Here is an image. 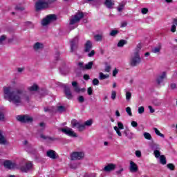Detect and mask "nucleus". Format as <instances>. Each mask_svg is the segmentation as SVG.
<instances>
[{"mask_svg": "<svg viewBox=\"0 0 177 177\" xmlns=\"http://www.w3.org/2000/svg\"><path fill=\"white\" fill-rule=\"evenodd\" d=\"M57 111H59V113H63L64 111H66V108L63 106H59L57 107Z\"/></svg>", "mask_w": 177, "mask_h": 177, "instance_id": "37998d69", "label": "nucleus"}, {"mask_svg": "<svg viewBox=\"0 0 177 177\" xmlns=\"http://www.w3.org/2000/svg\"><path fill=\"white\" fill-rule=\"evenodd\" d=\"M136 157H138V158H140V157H142V151L138 150L136 151Z\"/></svg>", "mask_w": 177, "mask_h": 177, "instance_id": "603ef678", "label": "nucleus"}, {"mask_svg": "<svg viewBox=\"0 0 177 177\" xmlns=\"http://www.w3.org/2000/svg\"><path fill=\"white\" fill-rule=\"evenodd\" d=\"M168 169H170V171H174L175 170V165L172 163H169L167 165Z\"/></svg>", "mask_w": 177, "mask_h": 177, "instance_id": "e433bc0d", "label": "nucleus"}, {"mask_svg": "<svg viewBox=\"0 0 177 177\" xmlns=\"http://www.w3.org/2000/svg\"><path fill=\"white\" fill-rule=\"evenodd\" d=\"M36 10H41L45 9V8H49V6L45 0H40L36 3Z\"/></svg>", "mask_w": 177, "mask_h": 177, "instance_id": "1a4fd4ad", "label": "nucleus"}, {"mask_svg": "<svg viewBox=\"0 0 177 177\" xmlns=\"http://www.w3.org/2000/svg\"><path fill=\"white\" fill-rule=\"evenodd\" d=\"M151 149L153 151V155L156 158H160V162L162 165H165L167 164V158L165 156L161 155V147L158 144H153L151 145Z\"/></svg>", "mask_w": 177, "mask_h": 177, "instance_id": "f03ea898", "label": "nucleus"}, {"mask_svg": "<svg viewBox=\"0 0 177 177\" xmlns=\"http://www.w3.org/2000/svg\"><path fill=\"white\" fill-rule=\"evenodd\" d=\"M114 169H115V165L110 163L104 167L103 171L105 172H111V171H114Z\"/></svg>", "mask_w": 177, "mask_h": 177, "instance_id": "aec40b11", "label": "nucleus"}, {"mask_svg": "<svg viewBox=\"0 0 177 177\" xmlns=\"http://www.w3.org/2000/svg\"><path fill=\"white\" fill-rule=\"evenodd\" d=\"M25 150L26 151H27V153H29L30 154H34L37 151L35 147H34V146H32V145H28L27 147H26Z\"/></svg>", "mask_w": 177, "mask_h": 177, "instance_id": "412c9836", "label": "nucleus"}, {"mask_svg": "<svg viewBox=\"0 0 177 177\" xmlns=\"http://www.w3.org/2000/svg\"><path fill=\"white\" fill-rule=\"evenodd\" d=\"M32 169V162H28L24 166L21 167V171L22 172H28V171H31Z\"/></svg>", "mask_w": 177, "mask_h": 177, "instance_id": "4468645a", "label": "nucleus"}, {"mask_svg": "<svg viewBox=\"0 0 177 177\" xmlns=\"http://www.w3.org/2000/svg\"><path fill=\"white\" fill-rule=\"evenodd\" d=\"M109 75L108 74H106L104 75L103 73H100V76H99V79L101 80H107V78H109Z\"/></svg>", "mask_w": 177, "mask_h": 177, "instance_id": "7c9ffc66", "label": "nucleus"}, {"mask_svg": "<svg viewBox=\"0 0 177 177\" xmlns=\"http://www.w3.org/2000/svg\"><path fill=\"white\" fill-rule=\"evenodd\" d=\"M104 5L108 8V9H112L113 6H114V1L105 0Z\"/></svg>", "mask_w": 177, "mask_h": 177, "instance_id": "b1692460", "label": "nucleus"}, {"mask_svg": "<svg viewBox=\"0 0 177 177\" xmlns=\"http://www.w3.org/2000/svg\"><path fill=\"white\" fill-rule=\"evenodd\" d=\"M87 92H88V95H89V96H91V95H92L93 90H92V87H88L87 89Z\"/></svg>", "mask_w": 177, "mask_h": 177, "instance_id": "5fc2aeb1", "label": "nucleus"}, {"mask_svg": "<svg viewBox=\"0 0 177 177\" xmlns=\"http://www.w3.org/2000/svg\"><path fill=\"white\" fill-rule=\"evenodd\" d=\"M18 73H23L24 71V68H17Z\"/></svg>", "mask_w": 177, "mask_h": 177, "instance_id": "774afa93", "label": "nucleus"}, {"mask_svg": "<svg viewBox=\"0 0 177 177\" xmlns=\"http://www.w3.org/2000/svg\"><path fill=\"white\" fill-rule=\"evenodd\" d=\"M117 97V93L115 91L111 92V100H115V97Z\"/></svg>", "mask_w": 177, "mask_h": 177, "instance_id": "49530a36", "label": "nucleus"}, {"mask_svg": "<svg viewBox=\"0 0 177 177\" xmlns=\"http://www.w3.org/2000/svg\"><path fill=\"white\" fill-rule=\"evenodd\" d=\"M170 87L171 88V89H176V84L175 83L171 84Z\"/></svg>", "mask_w": 177, "mask_h": 177, "instance_id": "680f3d73", "label": "nucleus"}, {"mask_svg": "<svg viewBox=\"0 0 177 177\" xmlns=\"http://www.w3.org/2000/svg\"><path fill=\"white\" fill-rule=\"evenodd\" d=\"M94 39L95 41H97V42L102 41V39H103V35H95L94 36Z\"/></svg>", "mask_w": 177, "mask_h": 177, "instance_id": "473e14b6", "label": "nucleus"}, {"mask_svg": "<svg viewBox=\"0 0 177 177\" xmlns=\"http://www.w3.org/2000/svg\"><path fill=\"white\" fill-rule=\"evenodd\" d=\"M126 113H127L128 115L132 117V111L131 109V107L128 106L126 108Z\"/></svg>", "mask_w": 177, "mask_h": 177, "instance_id": "79ce46f5", "label": "nucleus"}, {"mask_svg": "<svg viewBox=\"0 0 177 177\" xmlns=\"http://www.w3.org/2000/svg\"><path fill=\"white\" fill-rule=\"evenodd\" d=\"M90 77L89 75H84V80H85L86 81H88V80H89Z\"/></svg>", "mask_w": 177, "mask_h": 177, "instance_id": "338daca9", "label": "nucleus"}, {"mask_svg": "<svg viewBox=\"0 0 177 177\" xmlns=\"http://www.w3.org/2000/svg\"><path fill=\"white\" fill-rule=\"evenodd\" d=\"M153 131L156 135H157L158 136H160V138H165L164 134L161 133V132H160V130H158V129L154 127Z\"/></svg>", "mask_w": 177, "mask_h": 177, "instance_id": "c85d7f7f", "label": "nucleus"}, {"mask_svg": "<svg viewBox=\"0 0 177 177\" xmlns=\"http://www.w3.org/2000/svg\"><path fill=\"white\" fill-rule=\"evenodd\" d=\"M28 91L30 92H35V91H38V86L37 84H33L32 86L28 87Z\"/></svg>", "mask_w": 177, "mask_h": 177, "instance_id": "c756f323", "label": "nucleus"}, {"mask_svg": "<svg viewBox=\"0 0 177 177\" xmlns=\"http://www.w3.org/2000/svg\"><path fill=\"white\" fill-rule=\"evenodd\" d=\"M40 138H41V139H43V140H47V142H50V141L53 140V138H52L50 137L46 136L44 134H41Z\"/></svg>", "mask_w": 177, "mask_h": 177, "instance_id": "cd10ccee", "label": "nucleus"}, {"mask_svg": "<svg viewBox=\"0 0 177 177\" xmlns=\"http://www.w3.org/2000/svg\"><path fill=\"white\" fill-rule=\"evenodd\" d=\"M92 120H87V121H86L85 122V123H84V128H85V126H86V127H91V125H92Z\"/></svg>", "mask_w": 177, "mask_h": 177, "instance_id": "a18cd8bd", "label": "nucleus"}, {"mask_svg": "<svg viewBox=\"0 0 177 177\" xmlns=\"http://www.w3.org/2000/svg\"><path fill=\"white\" fill-rule=\"evenodd\" d=\"M144 138L147 140H151V134L149 133L145 132L144 133Z\"/></svg>", "mask_w": 177, "mask_h": 177, "instance_id": "c9c22d12", "label": "nucleus"}, {"mask_svg": "<svg viewBox=\"0 0 177 177\" xmlns=\"http://www.w3.org/2000/svg\"><path fill=\"white\" fill-rule=\"evenodd\" d=\"M3 98L10 103L19 106L23 103V91H13L11 86L3 87Z\"/></svg>", "mask_w": 177, "mask_h": 177, "instance_id": "f257e3e1", "label": "nucleus"}, {"mask_svg": "<svg viewBox=\"0 0 177 177\" xmlns=\"http://www.w3.org/2000/svg\"><path fill=\"white\" fill-rule=\"evenodd\" d=\"M84 17V13L82 12H78L76 13L74 16L71 17L70 19L69 24L70 26H73V24H77L81 19Z\"/></svg>", "mask_w": 177, "mask_h": 177, "instance_id": "39448f33", "label": "nucleus"}, {"mask_svg": "<svg viewBox=\"0 0 177 177\" xmlns=\"http://www.w3.org/2000/svg\"><path fill=\"white\" fill-rule=\"evenodd\" d=\"M113 129H114V131H115L118 136H120V137L122 136V133H121L120 130L124 129V124H122V122H118V127L115 126L113 127Z\"/></svg>", "mask_w": 177, "mask_h": 177, "instance_id": "9b49d317", "label": "nucleus"}, {"mask_svg": "<svg viewBox=\"0 0 177 177\" xmlns=\"http://www.w3.org/2000/svg\"><path fill=\"white\" fill-rule=\"evenodd\" d=\"M17 120L20 122H32V121L34 120V119H32V117L28 115H19L17 116Z\"/></svg>", "mask_w": 177, "mask_h": 177, "instance_id": "423d86ee", "label": "nucleus"}, {"mask_svg": "<svg viewBox=\"0 0 177 177\" xmlns=\"http://www.w3.org/2000/svg\"><path fill=\"white\" fill-rule=\"evenodd\" d=\"M142 49V44H138L137 45V46L136 47V48L134 49V52L133 53V55H140L139 54V53L140 52V50Z\"/></svg>", "mask_w": 177, "mask_h": 177, "instance_id": "a878e982", "label": "nucleus"}, {"mask_svg": "<svg viewBox=\"0 0 177 177\" xmlns=\"http://www.w3.org/2000/svg\"><path fill=\"white\" fill-rule=\"evenodd\" d=\"M153 103L154 106H158L161 104V100H155Z\"/></svg>", "mask_w": 177, "mask_h": 177, "instance_id": "8fccbe9b", "label": "nucleus"}, {"mask_svg": "<svg viewBox=\"0 0 177 177\" xmlns=\"http://www.w3.org/2000/svg\"><path fill=\"white\" fill-rule=\"evenodd\" d=\"M124 136L127 138L128 139L132 140L133 139V137L135 136V134L131 132L129 129H125L124 131Z\"/></svg>", "mask_w": 177, "mask_h": 177, "instance_id": "4be33fe9", "label": "nucleus"}, {"mask_svg": "<svg viewBox=\"0 0 177 177\" xmlns=\"http://www.w3.org/2000/svg\"><path fill=\"white\" fill-rule=\"evenodd\" d=\"M72 128H77L80 132L85 130V125L84 124H80L77 120H73L71 121Z\"/></svg>", "mask_w": 177, "mask_h": 177, "instance_id": "6e6552de", "label": "nucleus"}, {"mask_svg": "<svg viewBox=\"0 0 177 177\" xmlns=\"http://www.w3.org/2000/svg\"><path fill=\"white\" fill-rule=\"evenodd\" d=\"M88 57H93L95 56V50H91L88 54Z\"/></svg>", "mask_w": 177, "mask_h": 177, "instance_id": "13d9d810", "label": "nucleus"}, {"mask_svg": "<svg viewBox=\"0 0 177 177\" xmlns=\"http://www.w3.org/2000/svg\"><path fill=\"white\" fill-rule=\"evenodd\" d=\"M143 113H145V107L143 106L138 107V113L143 114Z\"/></svg>", "mask_w": 177, "mask_h": 177, "instance_id": "de8ad7c7", "label": "nucleus"}, {"mask_svg": "<svg viewBox=\"0 0 177 177\" xmlns=\"http://www.w3.org/2000/svg\"><path fill=\"white\" fill-rule=\"evenodd\" d=\"M131 125L133 128H136L138 127V122L136 121H131Z\"/></svg>", "mask_w": 177, "mask_h": 177, "instance_id": "864d4df0", "label": "nucleus"}, {"mask_svg": "<svg viewBox=\"0 0 177 177\" xmlns=\"http://www.w3.org/2000/svg\"><path fill=\"white\" fill-rule=\"evenodd\" d=\"M45 48V45H44L43 43L41 42H36L33 45V49L35 52H41Z\"/></svg>", "mask_w": 177, "mask_h": 177, "instance_id": "ddd939ff", "label": "nucleus"}, {"mask_svg": "<svg viewBox=\"0 0 177 177\" xmlns=\"http://www.w3.org/2000/svg\"><path fill=\"white\" fill-rule=\"evenodd\" d=\"M124 45H127V40L122 39L120 40L119 42L118 43V48H122Z\"/></svg>", "mask_w": 177, "mask_h": 177, "instance_id": "72a5a7b5", "label": "nucleus"}, {"mask_svg": "<svg viewBox=\"0 0 177 177\" xmlns=\"http://www.w3.org/2000/svg\"><path fill=\"white\" fill-rule=\"evenodd\" d=\"M170 31L171 32H176V26L174 24L171 25V27L170 28Z\"/></svg>", "mask_w": 177, "mask_h": 177, "instance_id": "3c124183", "label": "nucleus"}, {"mask_svg": "<svg viewBox=\"0 0 177 177\" xmlns=\"http://www.w3.org/2000/svg\"><path fill=\"white\" fill-rule=\"evenodd\" d=\"M85 154L83 152H73L71 156V159L72 160H82Z\"/></svg>", "mask_w": 177, "mask_h": 177, "instance_id": "9d476101", "label": "nucleus"}, {"mask_svg": "<svg viewBox=\"0 0 177 177\" xmlns=\"http://www.w3.org/2000/svg\"><path fill=\"white\" fill-rule=\"evenodd\" d=\"M173 24L177 26V17L173 19Z\"/></svg>", "mask_w": 177, "mask_h": 177, "instance_id": "69168bd1", "label": "nucleus"}, {"mask_svg": "<svg viewBox=\"0 0 177 177\" xmlns=\"http://www.w3.org/2000/svg\"><path fill=\"white\" fill-rule=\"evenodd\" d=\"M142 62V58L140 57V55H134L132 54L129 59V64L131 67H136V66H139Z\"/></svg>", "mask_w": 177, "mask_h": 177, "instance_id": "7ed1b4c3", "label": "nucleus"}, {"mask_svg": "<svg viewBox=\"0 0 177 177\" xmlns=\"http://www.w3.org/2000/svg\"><path fill=\"white\" fill-rule=\"evenodd\" d=\"M78 45V37H75L71 41V52H74L77 49Z\"/></svg>", "mask_w": 177, "mask_h": 177, "instance_id": "dca6fc26", "label": "nucleus"}, {"mask_svg": "<svg viewBox=\"0 0 177 177\" xmlns=\"http://www.w3.org/2000/svg\"><path fill=\"white\" fill-rule=\"evenodd\" d=\"M129 169V171L131 172V174H135L138 172L139 168L138 167V165L135 163V162L131 160Z\"/></svg>", "mask_w": 177, "mask_h": 177, "instance_id": "f8f14e48", "label": "nucleus"}, {"mask_svg": "<svg viewBox=\"0 0 177 177\" xmlns=\"http://www.w3.org/2000/svg\"><path fill=\"white\" fill-rule=\"evenodd\" d=\"M64 93H65V96L67 99H71L73 97V94L71 93V91L70 90V87L65 86Z\"/></svg>", "mask_w": 177, "mask_h": 177, "instance_id": "5701e85b", "label": "nucleus"}, {"mask_svg": "<svg viewBox=\"0 0 177 177\" xmlns=\"http://www.w3.org/2000/svg\"><path fill=\"white\" fill-rule=\"evenodd\" d=\"M148 109L149 110V112L153 113H155L156 110L153 108V106H148Z\"/></svg>", "mask_w": 177, "mask_h": 177, "instance_id": "6e6d98bb", "label": "nucleus"}, {"mask_svg": "<svg viewBox=\"0 0 177 177\" xmlns=\"http://www.w3.org/2000/svg\"><path fill=\"white\" fill-rule=\"evenodd\" d=\"M74 89H75V92H80L81 91V89H80V87H78V86L74 87Z\"/></svg>", "mask_w": 177, "mask_h": 177, "instance_id": "0e129e2a", "label": "nucleus"}, {"mask_svg": "<svg viewBox=\"0 0 177 177\" xmlns=\"http://www.w3.org/2000/svg\"><path fill=\"white\" fill-rule=\"evenodd\" d=\"M4 167L5 168H8V169H13V168L16 167V164L10 160H6L4 162Z\"/></svg>", "mask_w": 177, "mask_h": 177, "instance_id": "6ab92c4d", "label": "nucleus"}, {"mask_svg": "<svg viewBox=\"0 0 177 177\" xmlns=\"http://www.w3.org/2000/svg\"><path fill=\"white\" fill-rule=\"evenodd\" d=\"M141 12L143 15H146L149 12V10L147 8H142Z\"/></svg>", "mask_w": 177, "mask_h": 177, "instance_id": "052dcab7", "label": "nucleus"}, {"mask_svg": "<svg viewBox=\"0 0 177 177\" xmlns=\"http://www.w3.org/2000/svg\"><path fill=\"white\" fill-rule=\"evenodd\" d=\"M91 49H92V41L88 40L85 44V52H91Z\"/></svg>", "mask_w": 177, "mask_h": 177, "instance_id": "393cba45", "label": "nucleus"}, {"mask_svg": "<svg viewBox=\"0 0 177 177\" xmlns=\"http://www.w3.org/2000/svg\"><path fill=\"white\" fill-rule=\"evenodd\" d=\"M6 35H2L1 36H0V44H3V42H5V41L6 40Z\"/></svg>", "mask_w": 177, "mask_h": 177, "instance_id": "4c0bfd02", "label": "nucleus"}, {"mask_svg": "<svg viewBox=\"0 0 177 177\" xmlns=\"http://www.w3.org/2000/svg\"><path fill=\"white\" fill-rule=\"evenodd\" d=\"M0 145H6V138L2 135V131H0Z\"/></svg>", "mask_w": 177, "mask_h": 177, "instance_id": "bb28decb", "label": "nucleus"}, {"mask_svg": "<svg viewBox=\"0 0 177 177\" xmlns=\"http://www.w3.org/2000/svg\"><path fill=\"white\" fill-rule=\"evenodd\" d=\"M93 85H99V80L97 78L93 80Z\"/></svg>", "mask_w": 177, "mask_h": 177, "instance_id": "4d7b16f0", "label": "nucleus"}, {"mask_svg": "<svg viewBox=\"0 0 177 177\" xmlns=\"http://www.w3.org/2000/svg\"><path fill=\"white\" fill-rule=\"evenodd\" d=\"M161 49H162V45L161 44H158L156 46L152 48L151 52L156 55H160Z\"/></svg>", "mask_w": 177, "mask_h": 177, "instance_id": "f3484780", "label": "nucleus"}, {"mask_svg": "<svg viewBox=\"0 0 177 177\" xmlns=\"http://www.w3.org/2000/svg\"><path fill=\"white\" fill-rule=\"evenodd\" d=\"M46 156H47V157H49L52 160H56L57 158V153H56V151H55L52 149L48 150L46 152Z\"/></svg>", "mask_w": 177, "mask_h": 177, "instance_id": "a211bd4d", "label": "nucleus"}, {"mask_svg": "<svg viewBox=\"0 0 177 177\" xmlns=\"http://www.w3.org/2000/svg\"><path fill=\"white\" fill-rule=\"evenodd\" d=\"M77 100H78L79 103H84V102H85V98L84 97V96L80 95L77 97Z\"/></svg>", "mask_w": 177, "mask_h": 177, "instance_id": "c03bdc74", "label": "nucleus"}, {"mask_svg": "<svg viewBox=\"0 0 177 177\" xmlns=\"http://www.w3.org/2000/svg\"><path fill=\"white\" fill-rule=\"evenodd\" d=\"M118 74V70L117 69H115L113 71V75L114 77H115V75H117Z\"/></svg>", "mask_w": 177, "mask_h": 177, "instance_id": "e2e57ef3", "label": "nucleus"}, {"mask_svg": "<svg viewBox=\"0 0 177 177\" xmlns=\"http://www.w3.org/2000/svg\"><path fill=\"white\" fill-rule=\"evenodd\" d=\"M117 34H118V30H113L111 31L109 35H111V37H115V35H117Z\"/></svg>", "mask_w": 177, "mask_h": 177, "instance_id": "a19ab883", "label": "nucleus"}, {"mask_svg": "<svg viewBox=\"0 0 177 177\" xmlns=\"http://www.w3.org/2000/svg\"><path fill=\"white\" fill-rule=\"evenodd\" d=\"M124 8H125V3H121L118 7L117 8L118 12H122L124 10Z\"/></svg>", "mask_w": 177, "mask_h": 177, "instance_id": "f704fd0d", "label": "nucleus"}, {"mask_svg": "<svg viewBox=\"0 0 177 177\" xmlns=\"http://www.w3.org/2000/svg\"><path fill=\"white\" fill-rule=\"evenodd\" d=\"M57 17L55 15H48L41 20V26L44 27L50 24L53 21L56 20Z\"/></svg>", "mask_w": 177, "mask_h": 177, "instance_id": "20e7f679", "label": "nucleus"}, {"mask_svg": "<svg viewBox=\"0 0 177 177\" xmlns=\"http://www.w3.org/2000/svg\"><path fill=\"white\" fill-rule=\"evenodd\" d=\"M167 78V73L166 72H162L157 77L156 82L158 85H160V84H162L164 82V80Z\"/></svg>", "mask_w": 177, "mask_h": 177, "instance_id": "2eb2a0df", "label": "nucleus"}, {"mask_svg": "<svg viewBox=\"0 0 177 177\" xmlns=\"http://www.w3.org/2000/svg\"><path fill=\"white\" fill-rule=\"evenodd\" d=\"M93 66V62H89L88 64L84 65V70H91Z\"/></svg>", "mask_w": 177, "mask_h": 177, "instance_id": "2f4dec72", "label": "nucleus"}, {"mask_svg": "<svg viewBox=\"0 0 177 177\" xmlns=\"http://www.w3.org/2000/svg\"><path fill=\"white\" fill-rule=\"evenodd\" d=\"M61 131L63 133H65V135L71 136V138H78V135H77L76 133L73 131V129L70 127L62 128L61 129Z\"/></svg>", "mask_w": 177, "mask_h": 177, "instance_id": "0eeeda50", "label": "nucleus"}, {"mask_svg": "<svg viewBox=\"0 0 177 177\" xmlns=\"http://www.w3.org/2000/svg\"><path fill=\"white\" fill-rule=\"evenodd\" d=\"M111 70V66H110V65H106L105 66V69H104L105 73H110Z\"/></svg>", "mask_w": 177, "mask_h": 177, "instance_id": "09e8293b", "label": "nucleus"}, {"mask_svg": "<svg viewBox=\"0 0 177 177\" xmlns=\"http://www.w3.org/2000/svg\"><path fill=\"white\" fill-rule=\"evenodd\" d=\"M77 66L80 70H85V65H84V62H78Z\"/></svg>", "mask_w": 177, "mask_h": 177, "instance_id": "58836bf2", "label": "nucleus"}, {"mask_svg": "<svg viewBox=\"0 0 177 177\" xmlns=\"http://www.w3.org/2000/svg\"><path fill=\"white\" fill-rule=\"evenodd\" d=\"M131 97H132V93L129 91L126 92V100H131Z\"/></svg>", "mask_w": 177, "mask_h": 177, "instance_id": "ea45409f", "label": "nucleus"}, {"mask_svg": "<svg viewBox=\"0 0 177 177\" xmlns=\"http://www.w3.org/2000/svg\"><path fill=\"white\" fill-rule=\"evenodd\" d=\"M4 118H5V115H3V113H2V111H0V121H3Z\"/></svg>", "mask_w": 177, "mask_h": 177, "instance_id": "bf43d9fd", "label": "nucleus"}]
</instances>
